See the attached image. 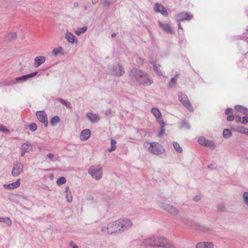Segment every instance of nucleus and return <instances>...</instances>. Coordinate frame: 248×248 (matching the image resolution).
Listing matches in <instances>:
<instances>
[{
	"instance_id": "obj_10",
	"label": "nucleus",
	"mask_w": 248,
	"mask_h": 248,
	"mask_svg": "<svg viewBox=\"0 0 248 248\" xmlns=\"http://www.w3.org/2000/svg\"><path fill=\"white\" fill-rule=\"evenodd\" d=\"M193 17V16L190 13L182 12L177 14L176 16V20L178 22L184 21L185 20H191Z\"/></svg>"
},
{
	"instance_id": "obj_23",
	"label": "nucleus",
	"mask_w": 248,
	"mask_h": 248,
	"mask_svg": "<svg viewBox=\"0 0 248 248\" xmlns=\"http://www.w3.org/2000/svg\"><path fill=\"white\" fill-rule=\"evenodd\" d=\"M32 149L31 144L29 142L24 143L21 145V150H23L24 152L29 153Z\"/></svg>"
},
{
	"instance_id": "obj_7",
	"label": "nucleus",
	"mask_w": 248,
	"mask_h": 248,
	"mask_svg": "<svg viewBox=\"0 0 248 248\" xmlns=\"http://www.w3.org/2000/svg\"><path fill=\"white\" fill-rule=\"evenodd\" d=\"M120 221L118 220L110 222L108 224V233L112 234L121 231V229L120 224Z\"/></svg>"
},
{
	"instance_id": "obj_8",
	"label": "nucleus",
	"mask_w": 248,
	"mask_h": 248,
	"mask_svg": "<svg viewBox=\"0 0 248 248\" xmlns=\"http://www.w3.org/2000/svg\"><path fill=\"white\" fill-rule=\"evenodd\" d=\"M24 166L21 162L16 161L13 164V168L12 171V175L14 177L19 175L23 171Z\"/></svg>"
},
{
	"instance_id": "obj_56",
	"label": "nucleus",
	"mask_w": 248,
	"mask_h": 248,
	"mask_svg": "<svg viewBox=\"0 0 248 248\" xmlns=\"http://www.w3.org/2000/svg\"><path fill=\"white\" fill-rule=\"evenodd\" d=\"M235 121L237 123H241V116L240 115H236L235 116Z\"/></svg>"
},
{
	"instance_id": "obj_12",
	"label": "nucleus",
	"mask_w": 248,
	"mask_h": 248,
	"mask_svg": "<svg viewBox=\"0 0 248 248\" xmlns=\"http://www.w3.org/2000/svg\"><path fill=\"white\" fill-rule=\"evenodd\" d=\"M36 115L39 122L43 124L45 127H46L48 125V121L47 116L45 111H37L36 112Z\"/></svg>"
},
{
	"instance_id": "obj_20",
	"label": "nucleus",
	"mask_w": 248,
	"mask_h": 248,
	"mask_svg": "<svg viewBox=\"0 0 248 248\" xmlns=\"http://www.w3.org/2000/svg\"><path fill=\"white\" fill-rule=\"evenodd\" d=\"M46 59L44 56H37L34 59V66L35 67L37 68L42 64L45 62Z\"/></svg>"
},
{
	"instance_id": "obj_39",
	"label": "nucleus",
	"mask_w": 248,
	"mask_h": 248,
	"mask_svg": "<svg viewBox=\"0 0 248 248\" xmlns=\"http://www.w3.org/2000/svg\"><path fill=\"white\" fill-rule=\"evenodd\" d=\"M0 222L6 223L9 226L12 224V221L9 217H0Z\"/></svg>"
},
{
	"instance_id": "obj_6",
	"label": "nucleus",
	"mask_w": 248,
	"mask_h": 248,
	"mask_svg": "<svg viewBox=\"0 0 248 248\" xmlns=\"http://www.w3.org/2000/svg\"><path fill=\"white\" fill-rule=\"evenodd\" d=\"M148 150L152 154L154 155H160L162 152V146L157 142H153L150 143V147Z\"/></svg>"
},
{
	"instance_id": "obj_28",
	"label": "nucleus",
	"mask_w": 248,
	"mask_h": 248,
	"mask_svg": "<svg viewBox=\"0 0 248 248\" xmlns=\"http://www.w3.org/2000/svg\"><path fill=\"white\" fill-rule=\"evenodd\" d=\"M65 192L66 193V198L67 202H71L72 201V196L71 192L68 186L66 187Z\"/></svg>"
},
{
	"instance_id": "obj_21",
	"label": "nucleus",
	"mask_w": 248,
	"mask_h": 248,
	"mask_svg": "<svg viewBox=\"0 0 248 248\" xmlns=\"http://www.w3.org/2000/svg\"><path fill=\"white\" fill-rule=\"evenodd\" d=\"M86 117L88 119H89L91 123H93L98 122L99 119V116L98 115L96 114H93L92 113L89 112L86 114Z\"/></svg>"
},
{
	"instance_id": "obj_16",
	"label": "nucleus",
	"mask_w": 248,
	"mask_h": 248,
	"mask_svg": "<svg viewBox=\"0 0 248 248\" xmlns=\"http://www.w3.org/2000/svg\"><path fill=\"white\" fill-rule=\"evenodd\" d=\"M65 38L71 43L78 44V41L77 37L70 32L67 31L65 34Z\"/></svg>"
},
{
	"instance_id": "obj_30",
	"label": "nucleus",
	"mask_w": 248,
	"mask_h": 248,
	"mask_svg": "<svg viewBox=\"0 0 248 248\" xmlns=\"http://www.w3.org/2000/svg\"><path fill=\"white\" fill-rule=\"evenodd\" d=\"M209 140L205 139L203 137H200L198 138V141L199 144L203 147L206 146L207 142Z\"/></svg>"
},
{
	"instance_id": "obj_63",
	"label": "nucleus",
	"mask_w": 248,
	"mask_h": 248,
	"mask_svg": "<svg viewBox=\"0 0 248 248\" xmlns=\"http://www.w3.org/2000/svg\"><path fill=\"white\" fill-rule=\"evenodd\" d=\"M26 152H24V151L23 150H22V151H21V155L22 156H24V155L26 153Z\"/></svg>"
},
{
	"instance_id": "obj_51",
	"label": "nucleus",
	"mask_w": 248,
	"mask_h": 248,
	"mask_svg": "<svg viewBox=\"0 0 248 248\" xmlns=\"http://www.w3.org/2000/svg\"><path fill=\"white\" fill-rule=\"evenodd\" d=\"M165 132V128L161 127L160 131L158 132L157 136L159 137H161L164 134Z\"/></svg>"
},
{
	"instance_id": "obj_38",
	"label": "nucleus",
	"mask_w": 248,
	"mask_h": 248,
	"mask_svg": "<svg viewBox=\"0 0 248 248\" xmlns=\"http://www.w3.org/2000/svg\"><path fill=\"white\" fill-rule=\"evenodd\" d=\"M205 147H208L211 150H214L216 148V145L213 141L208 140Z\"/></svg>"
},
{
	"instance_id": "obj_31",
	"label": "nucleus",
	"mask_w": 248,
	"mask_h": 248,
	"mask_svg": "<svg viewBox=\"0 0 248 248\" xmlns=\"http://www.w3.org/2000/svg\"><path fill=\"white\" fill-rule=\"evenodd\" d=\"M116 141L114 139L111 138L110 139L111 147L110 149H109L108 150V152H111L112 151H115V149H116Z\"/></svg>"
},
{
	"instance_id": "obj_36",
	"label": "nucleus",
	"mask_w": 248,
	"mask_h": 248,
	"mask_svg": "<svg viewBox=\"0 0 248 248\" xmlns=\"http://www.w3.org/2000/svg\"><path fill=\"white\" fill-rule=\"evenodd\" d=\"M232 135L231 131L228 129H225L223 131V136L226 139L230 138Z\"/></svg>"
},
{
	"instance_id": "obj_62",
	"label": "nucleus",
	"mask_w": 248,
	"mask_h": 248,
	"mask_svg": "<svg viewBox=\"0 0 248 248\" xmlns=\"http://www.w3.org/2000/svg\"><path fill=\"white\" fill-rule=\"evenodd\" d=\"M98 0H92V2L93 4H96L97 2H98Z\"/></svg>"
},
{
	"instance_id": "obj_43",
	"label": "nucleus",
	"mask_w": 248,
	"mask_h": 248,
	"mask_svg": "<svg viewBox=\"0 0 248 248\" xmlns=\"http://www.w3.org/2000/svg\"><path fill=\"white\" fill-rule=\"evenodd\" d=\"M244 202L248 206V192H245L243 195Z\"/></svg>"
},
{
	"instance_id": "obj_45",
	"label": "nucleus",
	"mask_w": 248,
	"mask_h": 248,
	"mask_svg": "<svg viewBox=\"0 0 248 248\" xmlns=\"http://www.w3.org/2000/svg\"><path fill=\"white\" fill-rule=\"evenodd\" d=\"M16 83H17L15 79H12V80H7L5 82V84L6 85H8V86H11V85H15Z\"/></svg>"
},
{
	"instance_id": "obj_5",
	"label": "nucleus",
	"mask_w": 248,
	"mask_h": 248,
	"mask_svg": "<svg viewBox=\"0 0 248 248\" xmlns=\"http://www.w3.org/2000/svg\"><path fill=\"white\" fill-rule=\"evenodd\" d=\"M158 203L159 206L163 209L166 210L173 216H176L179 213V211L177 208L170 204L163 202H158Z\"/></svg>"
},
{
	"instance_id": "obj_34",
	"label": "nucleus",
	"mask_w": 248,
	"mask_h": 248,
	"mask_svg": "<svg viewBox=\"0 0 248 248\" xmlns=\"http://www.w3.org/2000/svg\"><path fill=\"white\" fill-rule=\"evenodd\" d=\"M87 30V27L84 26L81 28H79L78 29V30H76L75 32V33L78 35L79 36L81 34V33H83L85 32Z\"/></svg>"
},
{
	"instance_id": "obj_41",
	"label": "nucleus",
	"mask_w": 248,
	"mask_h": 248,
	"mask_svg": "<svg viewBox=\"0 0 248 248\" xmlns=\"http://www.w3.org/2000/svg\"><path fill=\"white\" fill-rule=\"evenodd\" d=\"M66 182V180L65 178L62 176L58 178L56 183L58 186H61L62 185L65 184Z\"/></svg>"
},
{
	"instance_id": "obj_40",
	"label": "nucleus",
	"mask_w": 248,
	"mask_h": 248,
	"mask_svg": "<svg viewBox=\"0 0 248 248\" xmlns=\"http://www.w3.org/2000/svg\"><path fill=\"white\" fill-rule=\"evenodd\" d=\"M62 48L61 46H59L58 47L55 48L53 49L52 51V53L53 55L56 56L58 54L61 53L62 54H63V53L61 52V51L62 50Z\"/></svg>"
},
{
	"instance_id": "obj_3",
	"label": "nucleus",
	"mask_w": 248,
	"mask_h": 248,
	"mask_svg": "<svg viewBox=\"0 0 248 248\" xmlns=\"http://www.w3.org/2000/svg\"><path fill=\"white\" fill-rule=\"evenodd\" d=\"M88 173L92 177L97 180L101 179L102 177V169L100 166H92L88 169Z\"/></svg>"
},
{
	"instance_id": "obj_29",
	"label": "nucleus",
	"mask_w": 248,
	"mask_h": 248,
	"mask_svg": "<svg viewBox=\"0 0 248 248\" xmlns=\"http://www.w3.org/2000/svg\"><path fill=\"white\" fill-rule=\"evenodd\" d=\"M180 127L181 128H185L186 129H189L190 128V125L186 120L184 119L181 122Z\"/></svg>"
},
{
	"instance_id": "obj_14",
	"label": "nucleus",
	"mask_w": 248,
	"mask_h": 248,
	"mask_svg": "<svg viewBox=\"0 0 248 248\" xmlns=\"http://www.w3.org/2000/svg\"><path fill=\"white\" fill-rule=\"evenodd\" d=\"M150 63L153 65L154 69L155 72H156L157 74L160 76H163V72L161 70V65L157 63L156 61H151Z\"/></svg>"
},
{
	"instance_id": "obj_4",
	"label": "nucleus",
	"mask_w": 248,
	"mask_h": 248,
	"mask_svg": "<svg viewBox=\"0 0 248 248\" xmlns=\"http://www.w3.org/2000/svg\"><path fill=\"white\" fill-rule=\"evenodd\" d=\"M178 98L179 101L182 103L183 105L190 112H193L194 111L193 108L186 94L182 93H179Z\"/></svg>"
},
{
	"instance_id": "obj_61",
	"label": "nucleus",
	"mask_w": 248,
	"mask_h": 248,
	"mask_svg": "<svg viewBox=\"0 0 248 248\" xmlns=\"http://www.w3.org/2000/svg\"><path fill=\"white\" fill-rule=\"evenodd\" d=\"M78 3L77 2H75L74 3V7H78Z\"/></svg>"
},
{
	"instance_id": "obj_2",
	"label": "nucleus",
	"mask_w": 248,
	"mask_h": 248,
	"mask_svg": "<svg viewBox=\"0 0 248 248\" xmlns=\"http://www.w3.org/2000/svg\"><path fill=\"white\" fill-rule=\"evenodd\" d=\"M132 74L140 83L144 86H149L153 83L152 78L142 71L136 69L133 71Z\"/></svg>"
},
{
	"instance_id": "obj_1",
	"label": "nucleus",
	"mask_w": 248,
	"mask_h": 248,
	"mask_svg": "<svg viewBox=\"0 0 248 248\" xmlns=\"http://www.w3.org/2000/svg\"><path fill=\"white\" fill-rule=\"evenodd\" d=\"M143 243L144 245L150 247H161L164 248H171L172 247L167 239L161 236L147 238L144 240Z\"/></svg>"
},
{
	"instance_id": "obj_11",
	"label": "nucleus",
	"mask_w": 248,
	"mask_h": 248,
	"mask_svg": "<svg viewBox=\"0 0 248 248\" xmlns=\"http://www.w3.org/2000/svg\"><path fill=\"white\" fill-rule=\"evenodd\" d=\"M120 225L122 231H125L131 227L133 225L131 220L127 218H123L119 219Z\"/></svg>"
},
{
	"instance_id": "obj_46",
	"label": "nucleus",
	"mask_w": 248,
	"mask_h": 248,
	"mask_svg": "<svg viewBox=\"0 0 248 248\" xmlns=\"http://www.w3.org/2000/svg\"><path fill=\"white\" fill-rule=\"evenodd\" d=\"M217 208L218 211L221 212H224L226 209L225 206L222 203L218 204L217 206Z\"/></svg>"
},
{
	"instance_id": "obj_47",
	"label": "nucleus",
	"mask_w": 248,
	"mask_h": 248,
	"mask_svg": "<svg viewBox=\"0 0 248 248\" xmlns=\"http://www.w3.org/2000/svg\"><path fill=\"white\" fill-rule=\"evenodd\" d=\"M0 131L9 132V130L2 124H0Z\"/></svg>"
},
{
	"instance_id": "obj_27",
	"label": "nucleus",
	"mask_w": 248,
	"mask_h": 248,
	"mask_svg": "<svg viewBox=\"0 0 248 248\" xmlns=\"http://www.w3.org/2000/svg\"><path fill=\"white\" fill-rule=\"evenodd\" d=\"M151 112L155 117L156 120L160 119L161 117V113L160 110L156 108H152Z\"/></svg>"
},
{
	"instance_id": "obj_26",
	"label": "nucleus",
	"mask_w": 248,
	"mask_h": 248,
	"mask_svg": "<svg viewBox=\"0 0 248 248\" xmlns=\"http://www.w3.org/2000/svg\"><path fill=\"white\" fill-rule=\"evenodd\" d=\"M179 76V74L177 73L175 75L174 77H172L169 83V87L170 88H173L176 85V78H178Z\"/></svg>"
},
{
	"instance_id": "obj_50",
	"label": "nucleus",
	"mask_w": 248,
	"mask_h": 248,
	"mask_svg": "<svg viewBox=\"0 0 248 248\" xmlns=\"http://www.w3.org/2000/svg\"><path fill=\"white\" fill-rule=\"evenodd\" d=\"M241 123L243 124H247L248 123V117L246 116L243 117Z\"/></svg>"
},
{
	"instance_id": "obj_37",
	"label": "nucleus",
	"mask_w": 248,
	"mask_h": 248,
	"mask_svg": "<svg viewBox=\"0 0 248 248\" xmlns=\"http://www.w3.org/2000/svg\"><path fill=\"white\" fill-rule=\"evenodd\" d=\"M60 121V119L59 116H55L54 117H52L50 120V124L54 126L55 124H56L57 123H58Z\"/></svg>"
},
{
	"instance_id": "obj_25",
	"label": "nucleus",
	"mask_w": 248,
	"mask_h": 248,
	"mask_svg": "<svg viewBox=\"0 0 248 248\" xmlns=\"http://www.w3.org/2000/svg\"><path fill=\"white\" fill-rule=\"evenodd\" d=\"M234 130L236 132L245 134L248 136V128H245L243 126H237L234 128Z\"/></svg>"
},
{
	"instance_id": "obj_32",
	"label": "nucleus",
	"mask_w": 248,
	"mask_h": 248,
	"mask_svg": "<svg viewBox=\"0 0 248 248\" xmlns=\"http://www.w3.org/2000/svg\"><path fill=\"white\" fill-rule=\"evenodd\" d=\"M16 37L17 35L15 32H11L6 36L7 40H8L9 41H12L15 40L16 38Z\"/></svg>"
},
{
	"instance_id": "obj_33",
	"label": "nucleus",
	"mask_w": 248,
	"mask_h": 248,
	"mask_svg": "<svg viewBox=\"0 0 248 248\" xmlns=\"http://www.w3.org/2000/svg\"><path fill=\"white\" fill-rule=\"evenodd\" d=\"M173 146L176 151L178 153H181L183 152V149L181 147H180L179 144L177 142H173L172 143Z\"/></svg>"
},
{
	"instance_id": "obj_60",
	"label": "nucleus",
	"mask_w": 248,
	"mask_h": 248,
	"mask_svg": "<svg viewBox=\"0 0 248 248\" xmlns=\"http://www.w3.org/2000/svg\"><path fill=\"white\" fill-rule=\"evenodd\" d=\"M179 219H180V220L181 221H182V222H184V223H186V220H185V219L184 218H183V217H180Z\"/></svg>"
},
{
	"instance_id": "obj_15",
	"label": "nucleus",
	"mask_w": 248,
	"mask_h": 248,
	"mask_svg": "<svg viewBox=\"0 0 248 248\" xmlns=\"http://www.w3.org/2000/svg\"><path fill=\"white\" fill-rule=\"evenodd\" d=\"M155 10L156 12L160 13L164 16H167L168 15L166 8L161 4L156 3L155 4Z\"/></svg>"
},
{
	"instance_id": "obj_52",
	"label": "nucleus",
	"mask_w": 248,
	"mask_h": 248,
	"mask_svg": "<svg viewBox=\"0 0 248 248\" xmlns=\"http://www.w3.org/2000/svg\"><path fill=\"white\" fill-rule=\"evenodd\" d=\"M47 157H48L49 159V161H54L53 158L54 157V155L53 154L49 153L47 155Z\"/></svg>"
},
{
	"instance_id": "obj_24",
	"label": "nucleus",
	"mask_w": 248,
	"mask_h": 248,
	"mask_svg": "<svg viewBox=\"0 0 248 248\" xmlns=\"http://www.w3.org/2000/svg\"><path fill=\"white\" fill-rule=\"evenodd\" d=\"M235 109L239 112L242 113L246 115H248V108H245L241 105L235 106Z\"/></svg>"
},
{
	"instance_id": "obj_13",
	"label": "nucleus",
	"mask_w": 248,
	"mask_h": 248,
	"mask_svg": "<svg viewBox=\"0 0 248 248\" xmlns=\"http://www.w3.org/2000/svg\"><path fill=\"white\" fill-rule=\"evenodd\" d=\"M37 72H34L27 75H25L19 77H17L15 78V80L17 83H22L27 81L30 78L34 77L37 75Z\"/></svg>"
},
{
	"instance_id": "obj_18",
	"label": "nucleus",
	"mask_w": 248,
	"mask_h": 248,
	"mask_svg": "<svg viewBox=\"0 0 248 248\" xmlns=\"http://www.w3.org/2000/svg\"><path fill=\"white\" fill-rule=\"evenodd\" d=\"M213 243L208 242H201L198 243L196 246V248H213Z\"/></svg>"
},
{
	"instance_id": "obj_64",
	"label": "nucleus",
	"mask_w": 248,
	"mask_h": 248,
	"mask_svg": "<svg viewBox=\"0 0 248 248\" xmlns=\"http://www.w3.org/2000/svg\"><path fill=\"white\" fill-rule=\"evenodd\" d=\"M111 37H113V38H114L116 36V33H113L111 34Z\"/></svg>"
},
{
	"instance_id": "obj_59",
	"label": "nucleus",
	"mask_w": 248,
	"mask_h": 248,
	"mask_svg": "<svg viewBox=\"0 0 248 248\" xmlns=\"http://www.w3.org/2000/svg\"><path fill=\"white\" fill-rule=\"evenodd\" d=\"M108 226L106 227L105 226H103L101 228V231L102 232H105L106 230L107 231V232H108Z\"/></svg>"
},
{
	"instance_id": "obj_53",
	"label": "nucleus",
	"mask_w": 248,
	"mask_h": 248,
	"mask_svg": "<svg viewBox=\"0 0 248 248\" xmlns=\"http://www.w3.org/2000/svg\"><path fill=\"white\" fill-rule=\"evenodd\" d=\"M232 111V108H227L225 110V114L229 115L231 114Z\"/></svg>"
},
{
	"instance_id": "obj_35",
	"label": "nucleus",
	"mask_w": 248,
	"mask_h": 248,
	"mask_svg": "<svg viewBox=\"0 0 248 248\" xmlns=\"http://www.w3.org/2000/svg\"><path fill=\"white\" fill-rule=\"evenodd\" d=\"M58 101L64 105L67 108H71V106L70 103L68 102L67 100H65L62 98H59L58 99Z\"/></svg>"
},
{
	"instance_id": "obj_49",
	"label": "nucleus",
	"mask_w": 248,
	"mask_h": 248,
	"mask_svg": "<svg viewBox=\"0 0 248 248\" xmlns=\"http://www.w3.org/2000/svg\"><path fill=\"white\" fill-rule=\"evenodd\" d=\"M157 120L158 122L159 123L161 127L164 128V126L165 125V123L164 122V121L162 119H157Z\"/></svg>"
},
{
	"instance_id": "obj_17",
	"label": "nucleus",
	"mask_w": 248,
	"mask_h": 248,
	"mask_svg": "<svg viewBox=\"0 0 248 248\" xmlns=\"http://www.w3.org/2000/svg\"><path fill=\"white\" fill-rule=\"evenodd\" d=\"M20 185V179H17L16 182L9 184H5L3 186L6 189H14L18 187Z\"/></svg>"
},
{
	"instance_id": "obj_42",
	"label": "nucleus",
	"mask_w": 248,
	"mask_h": 248,
	"mask_svg": "<svg viewBox=\"0 0 248 248\" xmlns=\"http://www.w3.org/2000/svg\"><path fill=\"white\" fill-rule=\"evenodd\" d=\"M112 2V0H104L102 3L104 7H108L110 5Z\"/></svg>"
},
{
	"instance_id": "obj_58",
	"label": "nucleus",
	"mask_w": 248,
	"mask_h": 248,
	"mask_svg": "<svg viewBox=\"0 0 248 248\" xmlns=\"http://www.w3.org/2000/svg\"><path fill=\"white\" fill-rule=\"evenodd\" d=\"M201 197L200 196L197 195L194 197L193 199H194V201L198 202V201H200L201 200Z\"/></svg>"
},
{
	"instance_id": "obj_9",
	"label": "nucleus",
	"mask_w": 248,
	"mask_h": 248,
	"mask_svg": "<svg viewBox=\"0 0 248 248\" xmlns=\"http://www.w3.org/2000/svg\"><path fill=\"white\" fill-rule=\"evenodd\" d=\"M124 72V69L118 63L113 64L109 71L110 74L118 77L123 75Z\"/></svg>"
},
{
	"instance_id": "obj_57",
	"label": "nucleus",
	"mask_w": 248,
	"mask_h": 248,
	"mask_svg": "<svg viewBox=\"0 0 248 248\" xmlns=\"http://www.w3.org/2000/svg\"><path fill=\"white\" fill-rule=\"evenodd\" d=\"M69 245L72 248H78V247L73 242H71Z\"/></svg>"
},
{
	"instance_id": "obj_48",
	"label": "nucleus",
	"mask_w": 248,
	"mask_h": 248,
	"mask_svg": "<svg viewBox=\"0 0 248 248\" xmlns=\"http://www.w3.org/2000/svg\"><path fill=\"white\" fill-rule=\"evenodd\" d=\"M234 119V115H233V114H232V113L229 114L227 118V121H228L229 122L232 121Z\"/></svg>"
},
{
	"instance_id": "obj_55",
	"label": "nucleus",
	"mask_w": 248,
	"mask_h": 248,
	"mask_svg": "<svg viewBox=\"0 0 248 248\" xmlns=\"http://www.w3.org/2000/svg\"><path fill=\"white\" fill-rule=\"evenodd\" d=\"M178 33H179V34H181V31H180V30H181V31H181V33H183V28H182V26H181V24H180V22H179V23H178Z\"/></svg>"
},
{
	"instance_id": "obj_22",
	"label": "nucleus",
	"mask_w": 248,
	"mask_h": 248,
	"mask_svg": "<svg viewBox=\"0 0 248 248\" xmlns=\"http://www.w3.org/2000/svg\"><path fill=\"white\" fill-rule=\"evenodd\" d=\"M80 135L84 140H87L90 137L91 131L88 129H83L81 131Z\"/></svg>"
},
{
	"instance_id": "obj_19",
	"label": "nucleus",
	"mask_w": 248,
	"mask_h": 248,
	"mask_svg": "<svg viewBox=\"0 0 248 248\" xmlns=\"http://www.w3.org/2000/svg\"><path fill=\"white\" fill-rule=\"evenodd\" d=\"M158 24L159 27L165 32L167 33H170L171 34L173 33V30L169 24L164 23L161 22H159Z\"/></svg>"
},
{
	"instance_id": "obj_54",
	"label": "nucleus",
	"mask_w": 248,
	"mask_h": 248,
	"mask_svg": "<svg viewBox=\"0 0 248 248\" xmlns=\"http://www.w3.org/2000/svg\"><path fill=\"white\" fill-rule=\"evenodd\" d=\"M111 114H112V110L111 109V108H108L105 112V115L107 116H108Z\"/></svg>"
},
{
	"instance_id": "obj_44",
	"label": "nucleus",
	"mask_w": 248,
	"mask_h": 248,
	"mask_svg": "<svg viewBox=\"0 0 248 248\" xmlns=\"http://www.w3.org/2000/svg\"><path fill=\"white\" fill-rule=\"evenodd\" d=\"M29 129L31 131H35L37 128V126L36 124L35 123H31L29 125Z\"/></svg>"
}]
</instances>
